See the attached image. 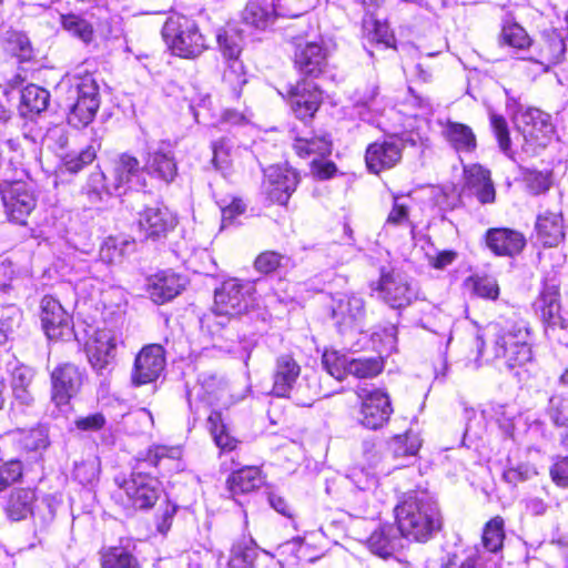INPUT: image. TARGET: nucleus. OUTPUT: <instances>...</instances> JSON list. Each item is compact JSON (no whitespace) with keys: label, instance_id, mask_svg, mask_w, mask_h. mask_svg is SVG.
Here are the masks:
<instances>
[{"label":"nucleus","instance_id":"64","mask_svg":"<svg viewBox=\"0 0 568 568\" xmlns=\"http://www.w3.org/2000/svg\"><path fill=\"white\" fill-rule=\"evenodd\" d=\"M428 264L436 270H444L453 264L457 258V252L453 250H445L436 252L435 254H426Z\"/></svg>","mask_w":568,"mask_h":568},{"label":"nucleus","instance_id":"15","mask_svg":"<svg viewBox=\"0 0 568 568\" xmlns=\"http://www.w3.org/2000/svg\"><path fill=\"white\" fill-rule=\"evenodd\" d=\"M143 170L152 179L170 184L178 175V163L169 144L161 143L150 149L144 158Z\"/></svg>","mask_w":568,"mask_h":568},{"label":"nucleus","instance_id":"19","mask_svg":"<svg viewBox=\"0 0 568 568\" xmlns=\"http://www.w3.org/2000/svg\"><path fill=\"white\" fill-rule=\"evenodd\" d=\"M301 375V366L290 354L280 355L273 372V394L288 397Z\"/></svg>","mask_w":568,"mask_h":568},{"label":"nucleus","instance_id":"61","mask_svg":"<svg viewBox=\"0 0 568 568\" xmlns=\"http://www.w3.org/2000/svg\"><path fill=\"white\" fill-rule=\"evenodd\" d=\"M284 257L276 252H264L255 260V267L258 272L268 274L281 266Z\"/></svg>","mask_w":568,"mask_h":568},{"label":"nucleus","instance_id":"18","mask_svg":"<svg viewBox=\"0 0 568 568\" xmlns=\"http://www.w3.org/2000/svg\"><path fill=\"white\" fill-rule=\"evenodd\" d=\"M332 317L339 326L359 323L365 315L364 300L355 294L337 293L332 298Z\"/></svg>","mask_w":568,"mask_h":568},{"label":"nucleus","instance_id":"2","mask_svg":"<svg viewBox=\"0 0 568 568\" xmlns=\"http://www.w3.org/2000/svg\"><path fill=\"white\" fill-rule=\"evenodd\" d=\"M495 333L493 352L495 358H503L508 367L523 366L530 362L532 352L530 347V333L526 323H507L503 327L491 325Z\"/></svg>","mask_w":568,"mask_h":568},{"label":"nucleus","instance_id":"21","mask_svg":"<svg viewBox=\"0 0 568 568\" xmlns=\"http://www.w3.org/2000/svg\"><path fill=\"white\" fill-rule=\"evenodd\" d=\"M40 318L45 335L50 338L62 336V329L69 325V315L53 296L47 295L40 302Z\"/></svg>","mask_w":568,"mask_h":568},{"label":"nucleus","instance_id":"26","mask_svg":"<svg viewBox=\"0 0 568 568\" xmlns=\"http://www.w3.org/2000/svg\"><path fill=\"white\" fill-rule=\"evenodd\" d=\"M537 239L545 246H557L565 239L561 212L545 211L536 220Z\"/></svg>","mask_w":568,"mask_h":568},{"label":"nucleus","instance_id":"56","mask_svg":"<svg viewBox=\"0 0 568 568\" xmlns=\"http://www.w3.org/2000/svg\"><path fill=\"white\" fill-rule=\"evenodd\" d=\"M473 283V291L476 295L496 300L499 295V287L495 278L488 276H476L470 278Z\"/></svg>","mask_w":568,"mask_h":568},{"label":"nucleus","instance_id":"55","mask_svg":"<svg viewBox=\"0 0 568 568\" xmlns=\"http://www.w3.org/2000/svg\"><path fill=\"white\" fill-rule=\"evenodd\" d=\"M537 475V468L531 464L525 463L506 469L503 477L508 484L517 485L519 483L530 480Z\"/></svg>","mask_w":568,"mask_h":568},{"label":"nucleus","instance_id":"14","mask_svg":"<svg viewBox=\"0 0 568 568\" xmlns=\"http://www.w3.org/2000/svg\"><path fill=\"white\" fill-rule=\"evenodd\" d=\"M83 375L72 364H62L51 372V398L57 406H62L78 394L82 385Z\"/></svg>","mask_w":568,"mask_h":568},{"label":"nucleus","instance_id":"38","mask_svg":"<svg viewBox=\"0 0 568 568\" xmlns=\"http://www.w3.org/2000/svg\"><path fill=\"white\" fill-rule=\"evenodd\" d=\"M101 568H141L138 559L125 548L111 546L100 551Z\"/></svg>","mask_w":568,"mask_h":568},{"label":"nucleus","instance_id":"44","mask_svg":"<svg viewBox=\"0 0 568 568\" xmlns=\"http://www.w3.org/2000/svg\"><path fill=\"white\" fill-rule=\"evenodd\" d=\"M275 19H294L313 8L312 0H271Z\"/></svg>","mask_w":568,"mask_h":568},{"label":"nucleus","instance_id":"11","mask_svg":"<svg viewBox=\"0 0 568 568\" xmlns=\"http://www.w3.org/2000/svg\"><path fill=\"white\" fill-rule=\"evenodd\" d=\"M165 367L164 349L159 344L144 346L135 357L132 383L135 386L156 381Z\"/></svg>","mask_w":568,"mask_h":568},{"label":"nucleus","instance_id":"27","mask_svg":"<svg viewBox=\"0 0 568 568\" xmlns=\"http://www.w3.org/2000/svg\"><path fill=\"white\" fill-rule=\"evenodd\" d=\"M224 383L215 375H201L199 383L187 390V402L191 409L197 407V402L213 405L217 403L224 393Z\"/></svg>","mask_w":568,"mask_h":568},{"label":"nucleus","instance_id":"13","mask_svg":"<svg viewBox=\"0 0 568 568\" xmlns=\"http://www.w3.org/2000/svg\"><path fill=\"white\" fill-rule=\"evenodd\" d=\"M298 181V174L294 169L286 165H272L265 171V193L272 202L286 204Z\"/></svg>","mask_w":568,"mask_h":568},{"label":"nucleus","instance_id":"8","mask_svg":"<svg viewBox=\"0 0 568 568\" xmlns=\"http://www.w3.org/2000/svg\"><path fill=\"white\" fill-rule=\"evenodd\" d=\"M371 288L392 308H404L416 297L406 276L395 271H382L379 280L373 282Z\"/></svg>","mask_w":568,"mask_h":568},{"label":"nucleus","instance_id":"41","mask_svg":"<svg viewBox=\"0 0 568 568\" xmlns=\"http://www.w3.org/2000/svg\"><path fill=\"white\" fill-rule=\"evenodd\" d=\"M16 436L19 446L29 453L42 452L49 446L48 434L43 427L19 429Z\"/></svg>","mask_w":568,"mask_h":568},{"label":"nucleus","instance_id":"12","mask_svg":"<svg viewBox=\"0 0 568 568\" xmlns=\"http://www.w3.org/2000/svg\"><path fill=\"white\" fill-rule=\"evenodd\" d=\"M138 224L142 240L159 241L175 227L176 217L165 206H151L140 213Z\"/></svg>","mask_w":568,"mask_h":568},{"label":"nucleus","instance_id":"63","mask_svg":"<svg viewBox=\"0 0 568 568\" xmlns=\"http://www.w3.org/2000/svg\"><path fill=\"white\" fill-rule=\"evenodd\" d=\"M9 50L21 59H28L31 54L30 41L22 33H11L9 39Z\"/></svg>","mask_w":568,"mask_h":568},{"label":"nucleus","instance_id":"29","mask_svg":"<svg viewBox=\"0 0 568 568\" xmlns=\"http://www.w3.org/2000/svg\"><path fill=\"white\" fill-rule=\"evenodd\" d=\"M442 128L443 136L456 152L471 153L476 150L477 140L470 126L447 120Z\"/></svg>","mask_w":568,"mask_h":568},{"label":"nucleus","instance_id":"32","mask_svg":"<svg viewBox=\"0 0 568 568\" xmlns=\"http://www.w3.org/2000/svg\"><path fill=\"white\" fill-rule=\"evenodd\" d=\"M566 52V44L562 36L552 30L542 33L539 42V59L537 63L541 67V71H548L551 64L558 63Z\"/></svg>","mask_w":568,"mask_h":568},{"label":"nucleus","instance_id":"45","mask_svg":"<svg viewBox=\"0 0 568 568\" xmlns=\"http://www.w3.org/2000/svg\"><path fill=\"white\" fill-rule=\"evenodd\" d=\"M348 365V374L357 378H373L384 368V362L381 357L351 358Z\"/></svg>","mask_w":568,"mask_h":568},{"label":"nucleus","instance_id":"1","mask_svg":"<svg viewBox=\"0 0 568 568\" xmlns=\"http://www.w3.org/2000/svg\"><path fill=\"white\" fill-rule=\"evenodd\" d=\"M397 530L407 539L427 541L442 528L437 503L423 491L408 493L395 508Z\"/></svg>","mask_w":568,"mask_h":568},{"label":"nucleus","instance_id":"50","mask_svg":"<svg viewBox=\"0 0 568 568\" xmlns=\"http://www.w3.org/2000/svg\"><path fill=\"white\" fill-rule=\"evenodd\" d=\"M351 357L336 351H326L322 357V364L326 372L337 381H343L348 374Z\"/></svg>","mask_w":568,"mask_h":568},{"label":"nucleus","instance_id":"51","mask_svg":"<svg viewBox=\"0 0 568 568\" xmlns=\"http://www.w3.org/2000/svg\"><path fill=\"white\" fill-rule=\"evenodd\" d=\"M257 557V548L251 544L234 545L231 550L229 568H253Z\"/></svg>","mask_w":568,"mask_h":568},{"label":"nucleus","instance_id":"33","mask_svg":"<svg viewBox=\"0 0 568 568\" xmlns=\"http://www.w3.org/2000/svg\"><path fill=\"white\" fill-rule=\"evenodd\" d=\"M241 17L244 23L258 30H265L276 21L271 0L248 1Z\"/></svg>","mask_w":568,"mask_h":568},{"label":"nucleus","instance_id":"49","mask_svg":"<svg viewBox=\"0 0 568 568\" xmlns=\"http://www.w3.org/2000/svg\"><path fill=\"white\" fill-rule=\"evenodd\" d=\"M490 125L498 142L500 151L510 160L516 161L515 152L511 149V139L507 121L503 115L491 113Z\"/></svg>","mask_w":568,"mask_h":568},{"label":"nucleus","instance_id":"58","mask_svg":"<svg viewBox=\"0 0 568 568\" xmlns=\"http://www.w3.org/2000/svg\"><path fill=\"white\" fill-rule=\"evenodd\" d=\"M22 476V465L19 460H10L0 465V493L18 481Z\"/></svg>","mask_w":568,"mask_h":568},{"label":"nucleus","instance_id":"6","mask_svg":"<svg viewBox=\"0 0 568 568\" xmlns=\"http://www.w3.org/2000/svg\"><path fill=\"white\" fill-rule=\"evenodd\" d=\"M72 88L75 102L71 106L68 122L75 128H85L93 121L100 108L99 87L91 74H85L74 77Z\"/></svg>","mask_w":568,"mask_h":568},{"label":"nucleus","instance_id":"52","mask_svg":"<svg viewBox=\"0 0 568 568\" xmlns=\"http://www.w3.org/2000/svg\"><path fill=\"white\" fill-rule=\"evenodd\" d=\"M500 40L503 43L524 49L530 44V39L523 27L517 23H508L503 27Z\"/></svg>","mask_w":568,"mask_h":568},{"label":"nucleus","instance_id":"31","mask_svg":"<svg viewBox=\"0 0 568 568\" xmlns=\"http://www.w3.org/2000/svg\"><path fill=\"white\" fill-rule=\"evenodd\" d=\"M397 531L390 525L381 526L368 537V548L382 558L393 556L402 547V538L397 535Z\"/></svg>","mask_w":568,"mask_h":568},{"label":"nucleus","instance_id":"25","mask_svg":"<svg viewBox=\"0 0 568 568\" xmlns=\"http://www.w3.org/2000/svg\"><path fill=\"white\" fill-rule=\"evenodd\" d=\"M535 307L548 326L565 327V320L560 314L559 290L557 284H544L542 291L535 302Z\"/></svg>","mask_w":568,"mask_h":568},{"label":"nucleus","instance_id":"20","mask_svg":"<svg viewBox=\"0 0 568 568\" xmlns=\"http://www.w3.org/2000/svg\"><path fill=\"white\" fill-rule=\"evenodd\" d=\"M121 343L120 336L109 329L97 332L93 342L88 347V357L97 371H102L111 363L115 356L118 344Z\"/></svg>","mask_w":568,"mask_h":568},{"label":"nucleus","instance_id":"60","mask_svg":"<svg viewBox=\"0 0 568 568\" xmlns=\"http://www.w3.org/2000/svg\"><path fill=\"white\" fill-rule=\"evenodd\" d=\"M20 311L14 307H9L2 312L0 317V345L4 344L9 334L13 331V326L20 321Z\"/></svg>","mask_w":568,"mask_h":568},{"label":"nucleus","instance_id":"35","mask_svg":"<svg viewBox=\"0 0 568 568\" xmlns=\"http://www.w3.org/2000/svg\"><path fill=\"white\" fill-rule=\"evenodd\" d=\"M264 483L261 469L246 466L233 471L227 478V486L233 495L247 494L258 489Z\"/></svg>","mask_w":568,"mask_h":568},{"label":"nucleus","instance_id":"46","mask_svg":"<svg viewBox=\"0 0 568 568\" xmlns=\"http://www.w3.org/2000/svg\"><path fill=\"white\" fill-rule=\"evenodd\" d=\"M99 148L100 144L93 142L78 153H68L62 160L64 170L70 173L80 172L84 166L91 164L95 160Z\"/></svg>","mask_w":568,"mask_h":568},{"label":"nucleus","instance_id":"34","mask_svg":"<svg viewBox=\"0 0 568 568\" xmlns=\"http://www.w3.org/2000/svg\"><path fill=\"white\" fill-rule=\"evenodd\" d=\"M119 192L114 185L105 182V175L102 171H93L81 189V195L85 197L91 206H97L104 202L106 197Z\"/></svg>","mask_w":568,"mask_h":568},{"label":"nucleus","instance_id":"42","mask_svg":"<svg viewBox=\"0 0 568 568\" xmlns=\"http://www.w3.org/2000/svg\"><path fill=\"white\" fill-rule=\"evenodd\" d=\"M140 162L130 154H121L114 165V185L118 191L141 171Z\"/></svg>","mask_w":568,"mask_h":568},{"label":"nucleus","instance_id":"53","mask_svg":"<svg viewBox=\"0 0 568 568\" xmlns=\"http://www.w3.org/2000/svg\"><path fill=\"white\" fill-rule=\"evenodd\" d=\"M220 420L221 416L217 413H212L207 418L214 442L221 449L232 450L236 446V440L224 430L223 425H219Z\"/></svg>","mask_w":568,"mask_h":568},{"label":"nucleus","instance_id":"17","mask_svg":"<svg viewBox=\"0 0 568 568\" xmlns=\"http://www.w3.org/2000/svg\"><path fill=\"white\" fill-rule=\"evenodd\" d=\"M288 102L296 118L312 119L322 103V92L308 81L298 82L288 92Z\"/></svg>","mask_w":568,"mask_h":568},{"label":"nucleus","instance_id":"40","mask_svg":"<svg viewBox=\"0 0 568 568\" xmlns=\"http://www.w3.org/2000/svg\"><path fill=\"white\" fill-rule=\"evenodd\" d=\"M50 94L38 85L29 84L21 92V112L40 113L48 108Z\"/></svg>","mask_w":568,"mask_h":568},{"label":"nucleus","instance_id":"62","mask_svg":"<svg viewBox=\"0 0 568 568\" xmlns=\"http://www.w3.org/2000/svg\"><path fill=\"white\" fill-rule=\"evenodd\" d=\"M526 183L532 194H540L549 189L551 181L548 173L532 171L526 175Z\"/></svg>","mask_w":568,"mask_h":568},{"label":"nucleus","instance_id":"23","mask_svg":"<svg viewBox=\"0 0 568 568\" xmlns=\"http://www.w3.org/2000/svg\"><path fill=\"white\" fill-rule=\"evenodd\" d=\"M295 64L303 74L317 77L326 65V51L315 41L298 43L295 50Z\"/></svg>","mask_w":568,"mask_h":568},{"label":"nucleus","instance_id":"57","mask_svg":"<svg viewBox=\"0 0 568 568\" xmlns=\"http://www.w3.org/2000/svg\"><path fill=\"white\" fill-rule=\"evenodd\" d=\"M126 243L114 237H108L100 248V258L109 264L120 262L123 256V246Z\"/></svg>","mask_w":568,"mask_h":568},{"label":"nucleus","instance_id":"59","mask_svg":"<svg viewBox=\"0 0 568 568\" xmlns=\"http://www.w3.org/2000/svg\"><path fill=\"white\" fill-rule=\"evenodd\" d=\"M216 39L223 55L230 61L237 60L241 53V45L237 37L230 36L226 32H219Z\"/></svg>","mask_w":568,"mask_h":568},{"label":"nucleus","instance_id":"9","mask_svg":"<svg viewBox=\"0 0 568 568\" xmlns=\"http://www.w3.org/2000/svg\"><path fill=\"white\" fill-rule=\"evenodd\" d=\"M120 488L125 494V505L141 510L152 508L162 493L161 483L143 473L133 474Z\"/></svg>","mask_w":568,"mask_h":568},{"label":"nucleus","instance_id":"16","mask_svg":"<svg viewBox=\"0 0 568 568\" xmlns=\"http://www.w3.org/2000/svg\"><path fill=\"white\" fill-rule=\"evenodd\" d=\"M403 142L389 139L369 144L366 149L365 162L372 173L394 168L402 159Z\"/></svg>","mask_w":568,"mask_h":568},{"label":"nucleus","instance_id":"37","mask_svg":"<svg viewBox=\"0 0 568 568\" xmlns=\"http://www.w3.org/2000/svg\"><path fill=\"white\" fill-rule=\"evenodd\" d=\"M36 493L28 488H17L11 491L6 511L11 520L19 521L32 513Z\"/></svg>","mask_w":568,"mask_h":568},{"label":"nucleus","instance_id":"7","mask_svg":"<svg viewBox=\"0 0 568 568\" xmlns=\"http://www.w3.org/2000/svg\"><path fill=\"white\" fill-rule=\"evenodd\" d=\"M361 399L359 422L368 429H378L389 419L393 408L389 396L379 388L358 387Z\"/></svg>","mask_w":568,"mask_h":568},{"label":"nucleus","instance_id":"36","mask_svg":"<svg viewBox=\"0 0 568 568\" xmlns=\"http://www.w3.org/2000/svg\"><path fill=\"white\" fill-rule=\"evenodd\" d=\"M34 373L27 366L14 368L11 377V389L14 402L21 406H31L34 396L31 389Z\"/></svg>","mask_w":568,"mask_h":568},{"label":"nucleus","instance_id":"39","mask_svg":"<svg viewBox=\"0 0 568 568\" xmlns=\"http://www.w3.org/2000/svg\"><path fill=\"white\" fill-rule=\"evenodd\" d=\"M387 446L392 457L394 459H400L416 456L422 446V442L416 433L408 430L405 434L392 437Z\"/></svg>","mask_w":568,"mask_h":568},{"label":"nucleus","instance_id":"47","mask_svg":"<svg viewBox=\"0 0 568 568\" xmlns=\"http://www.w3.org/2000/svg\"><path fill=\"white\" fill-rule=\"evenodd\" d=\"M504 538V519L496 516L485 525L481 537L483 546L490 552H497L503 547Z\"/></svg>","mask_w":568,"mask_h":568},{"label":"nucleus","instance_id":"3","mask_svg":"<svg viewBox=\"0 0 568 568\" xmlns=\"http://www.w3.org/2000/svg\"><path fill=\"white\" fill-rule=\"evenodd\" d=\"M162 36L172 53L180 58L195 59L207 49L206 38L197 23L185 16L169 17L162 28Z\"/></svg>","mask_w":568,"mask_h":568},{"label":"nucleus","instance_id":"4","mask_svg":"<svg viewBox=\"0 0 568 568\" xmlns=\"http://www.w3.org/2000/svg\"><path fill=\"white\" fill-rule=\"evenodd\" d=\"M24 171L14 168L13 174L0 178V195L10 222L26 225L37 200L30 186L22 180Z\"/></svg>","mask_w":568,"mask_h":568},{"label":"nucleus","instance_id":"54","mask_svg":"<svg viewBox=\"0 0 568 568\" xmlns=\"http://www.w3.org/2000/svg\"><path fill=\"white\" fill-rule=\"evenodd\" d=\"M223 82L226 83L232 91L239 93L246 83L243 64L237 61H230L223 72Z\"/></svg>","mask_w":568,"mask_h":568},{"label":"nucleus","instance_id":"5","mask_svg":"<svg viewBox=\"0 0 568 568\" xmlns=\"http://www.w3.org/2000/svg\"><path fill=\"white\" fill-rule=\"evenodd\" d=\"M514 122L524 140L521 150L528 156L537 155L550 143L555 134L550 115L539 109L519 110L514 115Z\"/></svg>","mask_w":568,"mask_h":568},{"label":"nucleus","instance_id":"28","mask_svg":"<svg viewBox=\"0 0 568 568\" xmlns=\"http://www.w3.org/2000/svg\"><path fill=\"white\" fill-rule=\"evenodd\" d=\"M487 245L498 255H515L525 247L526 240L517 231L509 229H493L487 232Z\"/></svg>","mask_w":568,"mask_h":568},{"label":"nucleus","instance_id":"43","mask_svg":"<svg viewBox=\"0 0 568 568\" xmlns=\"http://www.w3.org/2000/svg\"><path fill=\"white\" fill-rule=\"evenodd\" d=\"M61 24L67 32L84 43H90L93 40V27L81 16L74 13L61 16Z\"/></svg>","mask_w":568,"mask_h":568},{"label":"nucleus","instance_id":"24","mask_svg":"<svg viewBox=\"0 0 568 568\" xmlns=\"http://www.w3.org/2000/svg\"><path fill=\"white\" fill-rule=\"evenodd\" d=\"M185 287V281L172 272H160L149 281V294L156 304H163L178 296Z\"/></svg>","mask_w":568,"mask_h":568},{"label":"nucleus","instance_id":"48","mask_svg":"<svg viewBox=\"0 0 568 568\" xmlns=\"http://www.w3.org/2000/svg\"><path fill=\"white\" fill-rule=\"evenodd\" d=\"M548 415L557 427L566 428L561 434V444L568 448V399L559 396L551 397Z\"/></svg>","mask_w":568,"mask_h":568},{"label":"nucleus","instance_id":"10","mask_svg":"<svg viewBox=\"0 0 568 568\" xmlns=\"http://www.w3.org/2000/svg\"><path fill=\"white\" fill-rule=\"evenodd\" d=\"M250 284L240 283L234 278L223 282L214 295L215 315L234 317L246 312L250 304Z\"/></svg>","mask_w":568,"mask_h":568},{"label":"nucleus","instance_id":"22","mask_svg":"<svg viewBox=\"0 0 568 568\" xmlns=\"http://www.w3.org/2000/svg\"><path fill=\"white\" fill-rule=\"evenodd\" d=\"M293 149L300 158L323 159L332 152V140L327 134H315L313 132L296 133L293 138Z\"/></svg>","mask_w":568,"mask_h":568},{"label":"nucleus","instance_id":"30","mask_svg":"<svg viewBox=\"0 0 568 568\" xmlns=\"http://www.w3.org/2000/svg\"><path fill=\"white\" fill-rule=\"evenodd\" d=\"M465 179L468 187L483 204L495 201V187L490 179V172L481 165L473 164L465 169Z\"/></svg>","mask_w":568,"mask_h":568}]
</instances>
